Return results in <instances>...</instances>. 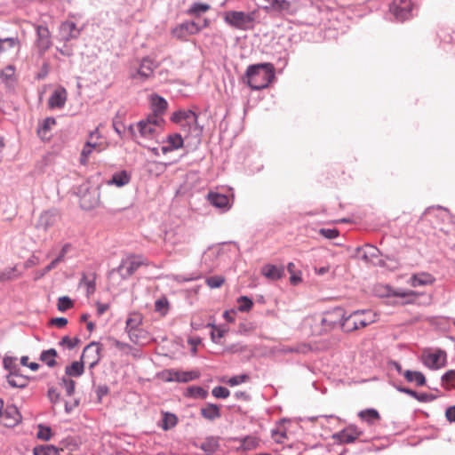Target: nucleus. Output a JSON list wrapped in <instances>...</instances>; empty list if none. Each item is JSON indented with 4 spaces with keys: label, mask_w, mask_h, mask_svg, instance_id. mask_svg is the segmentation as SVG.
I'll use <instances>...</instances> for the list:
<instances>
[{
    "label": "nucleus",
    "mask_w": 455,
    "mask_h": 455,
    "mask_svg": "<svg viewBox=\"0 0 455 455\" xmlns=\"http://www.w3.org/2000/svg\"><path fill=\"white\" fill-rule=\"evenodd\" d=\"M169 301L166 298L163 297L155 302V310L162 315H165L168 312Z\"/></svg>",
    "instance_id": "42"
},
{
    "label": "nucleus",
    "mask_w": 455,
    "mask_h": 455,
    "mask_svg": "<svg viewBox=\"0 0 455 455\" xmlns=\"http://www.w3.org/2000/svg\"><path fill=\"white\" fill-rule=\"evenodd\" d=\"M257 445H258V441L256 440V438L251 437V436H247L246 438H244L243 440V443H242V447L243 450H251V449H254L255 447H257Z\"/></svg>",
    "instance_id": "58"
},
{
    "label": "nucleus",
    "mask_w": 455,
    "mask_h": 455,
    "mask_svg": "<svg viewBox=\"0 0 455 455\" xmlns=\"http://www.w3.org/2000/svg\"><path fill=\"white\" fill-rule=\"evenodd\" d=\"M207 326L213 328L214 330L211 333V338L213 342L219 343V340L225 335L227 329L221 327H216L214 324L209 323Z\"/></svg>",
    "instance_id": "47"
},
{
    "label": "nucleus",
    "mask_w": 455,
    "mask_h": 455,
    "mask_svg": "<svg viewBox=\"0 0 455 455\" xmlns=\"http://www.w3.org/2000/svg\"><path fill=\"white\" fill-rule=\"evenodd\" d=\"M390 11L397 20L403 21L411 16L412 3L411 0H395Z\"/></svg>",
    "instance_id": "11"
},
{
    "label": "nucleus",
    "mask_w": 455,
    "mask_h": 455,
    "mask_svg": "<svg viewBox=\"0 0 455 455\" xmlns=\"http://www.w3.org/2000/svg\"><path fill=\"white\" fill-rule=\"evenodd\" d=\"M81 32L82 28H77L76 23L70 20L62 22L59 28L60 40L64 42L77 39Z\"/></svg>",
    "instance_id": "14"
},
{
    "label": "nucleus",
    "mask_w": 455,
    "mask_h": 455,
    "mask_svg": "<svg viewBox=\"0 0 455 455\" xmlns=\"http://www.w3.org/2000/svg\"><path fill=\"white\" fill-rule=\"evenodd\" d=\"M181 24H182L183 28H185L187 34H188V35L196 34L202 29V27L199 26L195 21H186Z\"/></svg>",
    "instance_id": "50"
},
{
    "label": "nucleus",
    "mask_w": 455,
    "mask_h": 455,
    "mask_svg": "<svg viewBox=\"0 0 455 455\" xmlns=\"http://www.w3.org/2000/svg\"><path fill=\"white\" fill-rule=\"evenodd\" d=\"M172 35H173V36H175L177 38L182 39V38H185L188 34H187L182 24H180V25L177 26L175 28H173Z\"/></svg>",
    "instance_id": "63"
},
{
    "label": "nucleus",
    "mask_w": 455,
    "mask_h": 455,
    "mask_svg": "<svg viewBox=\"0 0 455 455\" xmlns=\"http://www.w3.org/2000/svg\"><path fill=\"white\" fill-rule=\"evenodd\" d=\"M274 76L272 65L260 63L249 66L243 81L251 90H261L268 86Z\"/></svg>",
    "instance_id": "1"
},
{
    "label": "nucleus",
    "mask_w": 455,
    "mask_h": 455,
    "mask_svg": "<svg viewBox=\"0 0 455 455\" xmlns=\"http://www.w3.org/2000/svg\"><path fill=\"white\" fill-rule=\"evenodd\" d=\"M361 435L362 431H360L355 426L351 425L339 431V433L334 434L333 438L341 443H352Z\"/></svg>",
    "instance_id": "17"
},
{
    "label": "nucleus",
    "mask_w": 455,
    "mask_h": 455,
    "mask_svg": "<svg viewBox=\"0 0 455 455\" xmlns=\"http://www.w3.org/2000/svg\"><path fill=\"white\" fill-rule=\"evenodd\" d=\"M58 356L56 349L50 348L44 350L40 355V360L46 363L48 367H54L57 364L55 358Z\"/></svg>",
    "instance_id": "31"
},
{
    "label": "nucleus",
    "mask_w": 455,
    "mask_h": 455,
    "mask_svg": "<svg viewBox=\"0 0 455 455\" xmlns=\"http://www.w3.org/2000/svg\"><path fill=\"white\" fill-rule=\"evenodd\" d=\"M210 9V5L207 4L195 3L188 10V13L192 15H200L203 12H207Z\"/></svg>",
    "instance_id": "45"
},
{
    "label": "nucleus",
    "mask_w": 455,
    "mask_h": 455,
    "mask_svg": "<svg viewBox=\"0 0 455 455\" xmlns=\"http://www.w3.org/2000/svg\"><path fill=\"white\" fill-rule=\"evenodd\" d=\"M224 281V277L220 275H213L206 279V283L210 288L213 289L220 287L223 284Z\"/></svg>",
    "instance_id": "51"
},
{
    "label": "nucleus",
    "mask_w": 455,
    "mask_h": 455,
    "mask_svg": "<svg viewBox=\"0 0 455 455\" xmlns=\"http://www.w3.org/2000/svg\"><path fill=\"white\" fill-rule=\"evenodd\" d=\"M164 142L165 145L161 148V150L164 154H166L168 152L181 148L183 147L184 140L180 134L174 133L169 135L166 138V140Z\"/></svg>",
    "instance_id": "21"
},
{
    "label": "nucleus",
    "mask_w": 455,
    "mask_h": 455,
    "mask_svg": "<svg viewBox=\"0 0 455 455\" xmlns=\"http://www.w3.org/2000/svg\"><path fill=\"white\" fill-rule=\"evenodd\" d=\"M71 248V244L70 243H66L63 245V247L61 248L60 250V254L58 255V257L56 259H54L53 260L56 261L57 264L60 263L61 261L64 260V258H65V255L68 252V251L70 250Z\"/></svg>",
    "instance_id": "62"
},
{
    "label": "nucleus",
    "mask_w": 455,
    "mask_h": 455,
    "mask_svg": "<svg viewBox=\"0 0 455 455\" xmlns=\"http://www.w3.org/2000/svg\"><path fill=\"white\" fill-rule=\"evenodd\" d=\"M201 414L204 418L213 420L220 416V409L216 404L209 403L201 409Z\"/></svg>",
    "instance_id": "34"
},
{
    "label": "nucleus",
    "mask_w": 455,
    "mask_h": 455,
    "mask_svg": "<svg viewBox=\"0 0 455 455\" xmlns=\"http://www.w3.org/2000/svg\"><path fill=\"white\" fill-rule=\"evenodd\" d=\"M142 323V315L139 313L131 314L126 319L125 331L129 332L137 330Z\"/></svg>",
    "instance_id": "33"
},
{
    "label": "nucleus",
    "mask_w": 455,
    "mask_h": 455,
    "mask_svg": "<svg viewBox=\"0 0 455 455\" xmlns=\"http://www.w3.org/2000/svg\"><path fill=\"white\" fill-rule=\"evenodd\" d=\"M60 385L64 387L67 395L71 396L75 393L76 382L73 379L63 377Z\"/></svg>",
    "instance_id": "44"
},
{
    "label": "nucleus",
    "mask_w": 455,
    "mask_h": 455,
    "mask_svg": "<svg viewBox=\"0 0 455 455\" xmlns=\"http://www.w3.org/2000/svg\"><path fill=\"white\" fill-rule=\"evenodd\" d=\"M435 281V278L428 273L421 272L413 275L410 280L409 283L412 287H418V286H425L428 284H432Z\"/></svg>",
    "instance_id": "25"
},
{
    "label": "nucleus",
    "mask_w": 455,
    "mask_h": 455,
    "mask_svg": "<svg viewBox=\"0 0 455 455\" xmlns=\"http://www.w3.org/2000/svg\"><path fill=\"white\" fill-rule=\"evenodd\" d=\"M3 364H4V369L8 370L10 372L17 371L15 357L5 356L3 360Z\"/></svg>",
    "instance_id": "54"
},
{
    "label": "nucleus",
    "mask_w": 455,
    "mask_h": 455,
    "mask_svg": "<svg viewBox=\"0 0 455 455\" xmlns=\"http://www.w3.org/2000/svg\"><path fill=\"white\" fill-rule=\"evenodd\" d=\"M164 122V118L157 116H148L140 121L136 125L139 138L141 140L140 143L144 144L146 141L156 140L163 130ZM128 129L132 137L138 138L134 125L131 124Z\"/></svg>",
    "instance_id": "2"
},
{
    "label": "nucleus",
    "mask_w": 455,
    "mask_h": 455,
    "mask_svg": "<svg viewBox=\"0 0 455 455\" xmlns=\"http://www.w3.org/2000/svg\"><path fill=\"white\" fill-rule=\"evenodd\" d=\"M49 70H50L49 63L47 61L44 62L41 67L40 71L36 75V78L38 80L44 79L47 76V75L49 74Z\"/></svg>",
    "instance_id": "61"
},
{
    "label": "nucleus",
    "mask_w": 455,
    "mask_h": 455,
    "mask_svg": "<svg viewBox=\"0 0 455 455\" xmlns=\"http://www.w3.org/2000/svg\"><path fill=\"white\" fill-rule=\"evenodd\" d=\"M6 379L12 387L23 388L28 385V379L24 376L17 374L16 371H11L6 376Z\"/></svg>",
    "instance_id": "27"
},
{
    "label": "nucleus",
    "mask_w": 455,
    "mask_h": 455,
    "mask_svg": "<svg viewBox=\"0 0 455 455\" xmlns=\"http://www.w3.org/2000/svg\"><path fill=\"white\" fill-rule=\"evenodd\" d=\"M199 376H200L199 372H197L196 371H180L171 370V371H167L166 380L186 383V382L198 379Z\"/></svg>",
    "instance_id": "19"
},
{
    "label": "nucleus",
    "mask_w": 455,
    "mask_h": 455,
    "mask_svg": "<svg viewBox=\"0 0 455 455\" xmlns=\"http://www.w3.org/2000/svg\"><path fill=\"white\" fill-rule=\"evenodd\" d=\"M442 383L447 389L455 388V370H450L442 377Z\"/></svg>",
    "instance_id": "39"
},
{
    "label": "nucleus",
    "mask_w": 455,
    "mask_h": 455,
    "mask_svg": "<svg viewBox=\"0 0 455 455\" xmlns=\"http://www.w3.org/2000/svg\"><path fill=\"white\" fill-rule=\"evenodd\" d=\"M59 219L60 215L56 210L45 211L39 216L36 228L47 231L57 223Z\"/></svg>",
    "instance_id": "18"
},
{
    "label": "nucleus",
    "mask_w": 455,
    "mask_h": 455,
    "mask_svg": "<svg viewBox=\"0 0 455 455\" xmlns=\"http://www.w3.org/2000/svg\"><path fill=\"white\" fill-rule=\"evenodd\" d=\"M207 197L214 207L221 209L224 212L229 210L231 207L229 198L226 195L210 192Z\"/></svg>",
    "instance_id": "20"
},
{
    "label": "nucleus",
    "mask_w": 455,
    "mask_h": 455,
    "mask_svg": "<svg viewBox=\"0 0 455 455\" xmlns=\"http://www.w3.org/2000/svg\"><path fill=\"white\" fill-rule=\"evenodd\" d=\"M131 176L126 171H121L113 174L111 180L107 183L108 185H116V187H123L130 182Z\"/></svg>",
    "instance_id": "26"
},
{
    "label": "nucleus",
    "mask_w": 455,
    "mask_h": 455,
    "mask_svg": "<svg viewBox=\"0 0 455 455\" xmlns=\"http://www.w3.org/2000/svg\"><path fill=\"white\" fill-rule=\"evenodd\" d=\"M187 395L195 398H204L207 395V391L201 387L192 386L188 387Z\"/></svg>",
    "instance_id": "41"
},
{
    "label": "nucleus",
    "mask_w": 455,
    "mask_h": 455,
    "mask_svg": "<svg viewBox=\"0 0 455 455\" xmlns=\"http://www.w3.org/2000/svg\"><path fill=\"white\" fill-rule=\"evenodd\" d=\"M50 323L55 325L58 328H63L68 323V319L65 317L52 318Z\"/></svg>",
    "instance_id": "64"
},
{
    "label": "nucleus",
    "mask_w": 455,
    "mask_h": 455,
    "mask_svg": "<svg viewBox=\"0 0 455 455\" xmlns=\"http://www.w3.org/2000/svg\"><path fill=\"white\" fill-rule=\"evenodd\" d=\"M80 339L78 338H75L71 339L68 336H64L60 341V346H65L68 349H73L78 343Z\"/></svg>",
    "instance_id": "56"
},
{
    "label": "nucleus",
    "mask_w": 455,
    "mask_h": 455,
    "mask_svg": "<svg viewBox=\"0 0 455 455\" xmlns=\"http://www.w3.org/2000/svg\"><path fill=\"white\" fill-rule=\"evenodd\" d=\"M52 435V429L50 427H46L44 425L38 426V432L36 434V436L38 439L48 441L50 440Z\"/></svg>",
    "instance_id": "49"
},
{
    "label": "nucleus",
    "mask_w": 455,
    "mask_h": 455,
    "mask_svg": "<svg viewBox=\"0 0 455 455\" xmlns=\"http://www.w3.org/2000/svg\"><path fill=\"white\" fill-rule=\"evenodd\" d=\"M128 333L130 340L135 344H142L146 339L147 332L140 327L137 330L131 331Z\"/></svg>",
    "instance_id": "37"
},
{
    "label": "nucleus",
    "mask_w": 455,
    "mask_h": 455,
    "mask_svg": "<svg viewBox=\"0 0 455 455\" xmlns=\"http://www.w3.org/2000/svg\"><path fill=\"white\" fill-rule=\"evenodd\" d=\"M36 38L35 44L39 56H44L52 44L51 32L48 28L44 25H37L36 27Z\"/></svg>",
    "instance_id": "7"
},
{
    "label": "nucleus",
    "mask_w": 455,
    "mask_h": 455,
    "mask_svg": "<svg viewBox=\"0 0 455 455\" xmlns=\"http://www.w3.org/2000/svg\"><path fill=\"white\" fill-rule=\"evenodd\" d=\"M346 318V314L343 308L335 307L332 310L324 313L321 323L323 326L329 329H333L337 326L342 328V323Z\"/></svg>",
    "instance_id": "9"
},
{
    "label": "nucleus",
    "mask_w": 455,
    "mask_h": 455,
    "mask_svg": "<svg viewBox=\"0 0 455 455\" xmlns=\"http://www.w3.org/2000/svg\"><path fill=\"white\" fill-rule=\"evenodd\" d=\"M80 284L86 287V293L88 297L95 291L96 284L94 278L89 279L85 275H83Z\"/></svg>",
    "instance_id": "43"
},
{
    "label": "nucleus",
    "mask_w": 455,
    "mask_h": 455,
    "mask_svg": "<svg viewBox=\"0 0 455 455\" xmlns=\"http://www.w3.org/2000/svg\"><path fill=\"white\" fill-rule=\"evenodd\" d=\"M73 306L72 300L67 297L63 296L59 298L58 299V309L61 312H64Z\"/></svg>",
    "instance_id": "52"
},
{
    "label": "nucleus",
    "mask_w": 455,
    "mask_h": 455,
    "mask_svg": "<svg viewBox=\"0 0 455 455\" xmlns=\"http://www.w3.org/2000/svg\"><path fill=\"white\" fill-rule=\"evenodd\" d=\"M33 453L34 455H59V451L54 446H36Z\"/></svg>",
    "instance_id": "40"
},
{
    "label": "nucleus",
    "mask_w": 455,
    "mask_h": 455,
    "mask_svg": "<svg viewBox=\"0 0 455 455\" xmlns=\"http://www.w3.org/2000/svg\"><path fill=\"white\" fill-rule=\"evenodd\" d=\"M100 343L92 341L84 348L81 359L84 363H87L90 368H93L100 360Z\"/></svg>",
    "instance_id": "12"
},
{
    "label": "nucleus",
    "mask_w": 455,
    "mask_h": 455,
    "mask_svg": "<svg viewBox=\"0 0 455 455\" xmlns=\"http://www.w3.org/2000/svg\"><path fill=\"white\" fill-rule=\"evenodd\" d=\"M212 395L215 396L216 398H222V399H225L227 397H228L229 395V390L225 387H221V386H219V387H215L212 391Z\"/></svg>",
    "instance_id": "53"
},
{
    "label": "nucleus",
    "mask_w": 455,
    "mask_h": 455,
    "mask_svg": "<svg viewBox=\"0 0 455 455\" xmlns=\"http://www.w3.org/2000/svg\"><path fill=\"white\" fill-rule=\"evenodd\" d=\"M94 150L100 151L99 145L96 142L92 143L91 141H87L81 152L80 164L85 165L88 162V158Z\"/></svg>",
    "instance_id": "28"
},
{
    "label": "nucleus",
    "mask_w": 455,
    "mask_h": 455,
    "mask_svg": "<svg viewBox=\"0 0 455 455\" xmlns=\"http://www.w3.org/2000/svg\"><path fill=\"white\" fill-rule=\"evenodd\" d=\"M21 421V415L18 408L9 404L4 409V401L0 398V424L7 427H13Z\"/></svg>",
    "instance_id": "6"
},
{
    "label": "nucleus",
    "mask_w": 455,
    "mask_h": 455,
    "mask_svg": "<svg viewBox=\"0 0 455 455\" xmlns=\"http://www.w3.org/2000/svg\"><path fill=\"white\" fill-rule=\"evenodd\" d=\"M147 265L143 257L140 255H129L121 260L120 265L112 269L110 273L117 272L122 279H128L141 266Z\"/></svg>",
    "instance_id": "5"
},
{
    "label": "nucleus",
    "mask_w": 455,
    "mask_h": 455,
    "mask_svg": "<svg viewBox=\"0 0 455 455\" xmlns=\"http://www.w3.org/2000/svg\"><path fill=\"white\" fill-rule=\"evenodd\" d=\"M446 354L437 349L434 352L425 351L422 354V363L429 369L435 370L444 365Z\"/></svg>",
    "instance_id": "10"
},
{
    "label": "nucleus",
    "mask_w": 455,
    "mask_h": 455,
    "mask_svg": "<svg viewBox=\"0 0 455 455\" xmlns=\"http://www.w3.org/2000/svg\"><path fill=\"white\" fill-rule=\"evenodd\" d=\"M56 121L53 117H47L44 120L41 128L38 130V133L46 132L49 131L54 124Z\"/></svg>",
    "instance_id": "59"
},
{
    "label": "nucleus",
    "mask_w": 455,
    "mask_h": 455,
    "mask_svg": "<svg viewBox=\"0 0 455 455\" xmlns=\"http://www.w3.org/2000/svg\"><path fill=\"white\" fill-rule=\"evenodd\" d=\"M436 395L433 394H427V393H418V396H416V399L419 402L421 403H429L436 399Z\"/></svg>",
    "instance_id": "60"
},
{
    "label": "nucleus",
    "mask_w": 455,
    "mask_h": 455,
    "mask_svg": "<svg viewBox=\"0 0 455 455\" xmlns=\"http://www.w3.org/2000/svg\"><path fill=\"white\" fill-rule=\"evenodd\" d=\"M15 47H19V40L17 37L0 38V52H6Z\"/></svg>",
    "instance_id": "38"
},
{
    "label": "nucleus",
    "mask_w": 455,
    "mask_h": 455,
    "mask_svg": "<svg viewBox=\"0 0 455 455\" xmlns=\"http://www.w3.org/2000/svg\"><path fill=\"white\" fill-rule=\"evenodd\" d=\"M150 103L153 111L151 116H162L168 107L167 101L157 94L151 96Z\"/></svg>",
    "instance_id": "23"
},
{
    "label": "nucleus",
    "mask_w": 455,
    "mask_h": 455,
    "mask_svg": "<svg viewBox=\"0 0 455 455\" xmlns=\"http://www.w3.org/2000/svg\"><path fill=\"white\" fill-rule=\"evenodd\" d=\"M237 302L239 304L238 309L241 312H247V311H249L251 308L252 305H253L252 300L251 299H249L248 297H246V296H241L237 299Z\"/></svg>",
    "instance_id": "48"
},
{
    "label": "nucleus",
    "mask_w": 455,
    "mask_h": 455,
    "mask_svg": "<svg viewBox=\"0 0 455 455\" xmlns=\"http://www.w3.org/2000/svg\"><path fill=\"white\" fill-rule=\"evenodd\" d=\"M261 274L271 281L281 279L284 275L283 267H277L271 264H267L262 267Z\"/></svg>",
    "instance_id": "22"
},
{
    "label": "nucleus",
    "mask_w": 455,
    "mask_h": 455,
    "mask_svg": "<svg viewBox=\"0 0 455 455\" xmlns=\"http://www.w3.org/2000/svg\"><path fill=\"white\" fill-rule=\"evenodd\" d=\"M319 234L327 239H334L338 237L339 232L336 228H321Z\"/></svg>",
    "instance_id": "57"
},
{
    "label": "nucleus",
    "mask_w": 455,
    "mask_h": 455,
    "mask_svg": "<svg viewBox=\"0 0 455 455\" xmlns=\"http://www.w3.org/2000/svg\"><path fill=\"white\" fill-rule=\"evenodd\" d=\"M67 100V92L64 88L55 90L49 99V106L52 108H62Z\"/></svg>",
    "instance_id": "24"
},
{
    "label": "nucleus",
    "mask_w": 455,
    "mask_h": 455,
    "mask_svg": "<svg viewBox=\"0 0 455 455\" xmlns=\"http://www.w3.org/2000/svg\"><path fill=\"white\" fill-rule=\"evenodd\" d=\"M255 12H244L241 11H228L224 14V21L230 27L247 30L253 27Z\"/></svg>",
    "instance_id": "4"
},
{
    "label": "nucleus",
    "mask_w": 455,
    "mask_h": 455,
    "mask_svg": "<svg viewBox=\"0 0 455 455\" xmlns=\"http://www.w3.org/2000/svg\"><path fill=\"white\" fill-rule=\"evenodd\" d=\"M157 65L148 57L144 58L135 74L132 75L133 79H140L142 82L148 79L154 73Z\"/></svg>",
    "instance_id": "16"
},
{
    "label": "nucleus",
    "mask_w": 455,
    "mask_h": 455,
    "mask_svg": "<svg viewBox=\"0 0 455 455\" xmlns=\"http://www.w3.org/2000/svg\"><path fill=\"white\" fill-rule=\"evenodd\" d=\"M200 448L207 454H213L219 448V441L216 437H207L200 445Z\"/></svg>",
    "instance_id": "30"
},
{
    "label": "nucleus",
    "mask_w": 455,
    "mask_h": 455,
    "mask_svg": "<svg viewBox=\"0 0 455 455\" xmlns=\"http://www.w3.org/2000/svg\"><path fill=\"white\" fill-rule=\"evenodd\" d=\"M248 379H249V375H247V374L236 375V376L230 378L228 380V384L231 387H234V386H237L239 384L244 383Z\"/></svg>",
    "instance_id": "55"
},
{
    "label": "nucleus",
    "mask_w": 455,
    "mask_h": 455,
    "mask_svg": "<svg viewBox=\"0 0 455 455\" xmlns=\"http://www.w3.org/2000/svg\"><path fill=\"white\" fill-rule=\"evenodd\" d=\"M364 311H354L349 315H346L345 321L342 323V330L347 332L366 327L372 320L362 318V314Z\"/></svg>",
    "instance_id": "8"
},
{
    "label": "nucleus",
    "mask_w": 455,
    "mask_h": 455,
    "mask_svg": "<svg viewBox=\"0 0 455 455\" xmlns=\"http://www.w3.org/2000/svg\"><path fill=\"white\" fill-rule=\"evenodd\" d=\"M403 375L407 381H415L418 386H424L426 384V378L420 371L407 370L403 371Z\"/></svg>",
    "instance_id": "32"
},
{
    "label": "nucleus",
    "mask_w": 455,
    "mask_h": 455,
    "mask_svg": "<svg viewBox=\"0 0 455 455\" xmlns=\"http://www.w3.org/2000/svg\"><path fill=\"white\" fill-rule=\"evenodd\" d=\"M174 123L180 124L187 137L194 140L195 144L201 142L203 126L198 124V116L192 110H178L171 117Z\"/></svg>",
    "instance_id": "3"
},
{
    "label": "nucleus",
    "mask_w": 455,
    "mask_h": 455,
    "mask_svg": "<svg viewBox=\"0 0 455 455\" xmlns=\"http://www.w3.org/2000/svg\"><path fill=\"white\" fill-rule=\"evenodd\" d=\"M262 8L267 12L292 14L291 4L288 0H262Z\"/></svg>",
    "instance_id": "13"
},
{
    "label": "nucleus",
    "mask_w": 455,
    "mask_h": 455,
    "mask_svg": "<svg viewBox=\"0 0 455 455\" xmlns=\"http://www.w3.org/2000/svg\"><path fill=\"white\" fill-rule=\"evenodd\" d=\"M177 424V418L174 414L165 413L163 419L162 428L168 430Z\"/></svg>",
    "instance_id": "46"
},
{
    "label": "nucleus",
    "mask_w": 455,
    "mask_h": 455,
    "mask_svg": "<svg viewBox=\"0 0 455 455\" xmlns=\"http://www.w3.org/2000/svg\"><path fill=\"white\" fill-rule=\"evenodd\" d=\"M358 416L363 420H365L369 424H373L375 420H378L380 418L379 413L375 409H366V410L361 411L358 413Z\"/></svg>",
    "instance_id": "36"
},
{
    "label": "nucleus",
    "mask_w": 455,
    "mask_h": 455,
    "mask_svg": "<svg viewBox=\"0 0 455 455\" xmlns=\"http://www.w3.org/2000/svg\"><path fill=\"white\" fill-rule=\"evenodd\" d=\"M359 251H363V259L365 260H371L372 259H375L379 257V255H382L380 251L371 244H365L362 249H358Z\"/></svg>",
    "instance_id": "35"
},
{
    "label": "nucleus",
    "mask_w": 455,
    "mask_h": 455,
    "mask_svg": "<svg viewBox=\"0 0 455 455\" xmlns=\"http://www.w3.org/2000/svg\"><path fill=\"white\" fill-rule=\"evenodd\" d=\"M100 203L98 188H86L80 196V206L86 211L95 208Z\"/></svg>",
    "instance_id": "15"
},
{
    "label": "nucleus",
    "mask_w": 455,
    "mask_h": 455,
    "mask_svg": "<svg viewBox=\"0 0 455 455\" xmlns=\"http://www.w3.org/2000/svg\"><path fill=\"white\" fill-rule=\"evenodd\" d=\"M84 362L80 361L73 362L70 365H68L65 369V373L69 377H79L84 371Z\"/></svg>",
    "instance_id": "29"
}]
</instances>
